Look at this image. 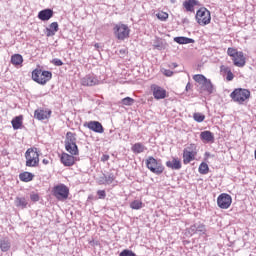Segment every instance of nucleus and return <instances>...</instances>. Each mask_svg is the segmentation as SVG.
<instances>
[{
    "mask_svg": "<svg viewBox=\"0 0 256 256\" xmlns=\"http://www.w3.org/2000/svg\"><path fill=\"white\" fill-rule=\"evenodd\" d=\"M53 78V73L47 70L35 69L32 71V79L39 85H46Z\"/></svg>",
    "mask_w": 256,
    "mask_h": 256,
    "instance_id": "f257e3e1",
    "label": "nucleus"
},
{
    "mask_svg": "<svg viewBox=\"0 0 256 256\" xmlns=\"http://www.w3.org/2000/svg\"><path fill=\"white\" fill-rule=\"evenodd\" d=\"M146 167L154 173V175H161L163 171H165V166H163V162L161 160L155 159L153 156H149L146 159Z\"/></svg>",
    "mask_w": 256,
    "mask_h": 256,
    "instance_id": "f03ea898",
    "label": "nucleus"
},
{
    "mask_svg": "<svg viewBox=\"0 0 256 256\" xmlns=\"http://www.w3.org/2000/svg\"><path fill=\"white\" fill-rule=\"evenodd\" d=\"M230 97L232 100H234L235 103H239L241 105L245 103L249 97H251V91L245 88H236L230 94Z\"/></svg>",
    "mask_w": 256,
    "mask_h": 256,
    "instance_id": "7ed1b4c3",
    "label": "nucleus"
},
{
    "mask_svg": "<svg viewBox=\"0 0 256 256\" xmlns=\"http://www.w3.org/2000/svg\"><path fill=\"white\" fill-rule=\"evenodd\" d=\"M227 55H229V57H232L235 67H245V63H247V60L243 52H239L235 48H228Z\"/></svg>",
    "mask_w": 256,
    "mask_h": 256,
    "instance_id": "20e7f679",
    "label": "nucleus"
},
{
    "mask_svg": "<svg viewBox=\"0 0 256 256\" xmlns=\"http://www.w3.org/2000/svg\"><path fill=\"white\" fill-rule=\"evenodd\" d=\"M52 195L61 201L69 198V188L65 184H58L53 187Z\"/></svg>",
    "mask_w": 256,
    "mask_h": 256,
    "instance_id": "39448f33",
    "label": "nucleus"
},
{
    "mask_svg": "<svg viewBox=\"0 0 256 256\" xmlns=\"http://www.w3.org/2000/svg\"><path fill=\"white\" fill-rule=\"evenodd\" d=\"M196 20L198 25H209L211 23V12L205 7L200 8L196 12Z\"/></svg>",
    "mask_w": 256,
    "mask_h": 256,
    "instance_id": "423d86ee",
    "label": "nucleus"
},
{
    "mask_svg": "<svg viewBox=\"0 0 256 256\" xmlns=\"http://www.w3.org/2000/svg\"><path fill=\"white\" fill-rule=\"evenodd\" d=\"M197 146L195 144H190L183 150V163L184 165H189L191 161H195V155H197Z\"/></svg>",
    "mask_w": 256,
    "mask_h": 256,
    "instance_id": "0eeeda50",
    "label": "nucleus"
},
{
    "mask_svg": "<svg viewBox=\"0 0 256 256\" xmlns=\"http://www.w3.org/2000/svg\"><path fill=\"white\" fill-rule=\"evenodd\" d=\"M114 35L116 38L119 39V41H125V39H127V37H129V26L125 25V24H116L114 26Z\"/></svg>",
    "mask_w": 256,
    "mask_h": 256,
    "instance_id": "6e6552de",
    "label": "nucleus"
},
{
    "mask_svg": "<svg viewBox=\"0 0 256 256\" xmlns=\"http://www.w3.org/2000/svg\"><path fill=\"white\" fill-rule=\"evenodd\" d=\"M231 203H233V199L229 194L222 193L217 198V205L220 209H229Z\"/></svg>",
    "mask_w": 256,
    "mask_h": 256,
    "instance_id": "1a4fd4ad",
    "label": "nucleus"
},
{
    "mask_svg": "<svg viewBox=\"0 0 256 256\" xmlns=\"http://www.w3.org/2000/svg\"><path fill=\"white\" fill-rule=\"evenodd\" d=\"M60 160L64 167H73V165H75V162L77 161V158H75V155L73 154L63 152Z\"/></svg>",
    "mask_w": 256,
    "mask_h": 256,
    "instance_id": "9d476101",
    "label": "nucleus"
},
{
    "mask_svg": "<svg viewBox=\"0 0 256 256\" xmlns=\"http://www.w3.org/2000/svg\"><path fill=\"white\" fill-rule=\"evenodd\" d=\"M84 127H87L88 129H90V131H94V133H104L105 132V128H103V124H101V122H99V121L86 122L84 124Z\"/></svg>",
    "mask_w": 256,
    "mask_h": 256,
    "instance_id": "9b49d317",
    "label": "nucleus"
},
{
    "mask_svg": "<svg viewBox=\"0 0 256 256\" xmlns=\"http://www.w3.org/2000/svg\"><path fill=\"white\" fill-rule=\"evenodd\" d=\"M151 90H152L154 99L159 100V99H165V97H167V91L158 85L153 84L151 86Z\"/></svg>",
    "mask_w": 256,
    "mask_h": 256,
    "instance_id": "f8f14e48",
    "label": "nucleus"
},
{
    "mask_svg": "<svg viewBox=\"0 0 256 256\" xmlns=\"http://www.w3.org/2000/svg\"><path fill=\"white\" fill-rule=\"evenodd\" d=\"M81 83L84 87H95V85H99V80L93 75H86L81 79Z\"/></svg>",
    "mask_w": 256,
    "mask_h": 256,
    "instance_id": "ddd939ff",
    "label": "nucleus"
},
{
    "mask_svg": "<svg viewBox=\"0 0 256 256\" xmlns=\"http://www.w3.org/2000/svg\"><path fill=\"white\" fill-rule=\"evenodd\" d=\"M34 117L38 121H45V119H49L51 117V110L37 109L34 111Z\"/></svg>",
    "mask_w": 256,
    "mask_h": 256,
    "instance_id": "4468645a",
    "label": "nucleus"
},
{
    "mask_svg": "<svg viewBox=\"0 0 256 256\" xmlns=\"http://www.w3.org/2000/svg\"><path fill=\"white\" fill-rule=\"evenodd\" d=\"M200 139L204 143H213V141H215V135L213 132L205 130L200 133Z\"/></svg>",
    "mask_w": 256,
    "mask_h": 256,
    "instance_id": "2eb2a0df",
    "label": "nucleus"
},
{
    "mask_svg": "<svg viewBox=\"0 0 256 256\" xmlns=\"http://www.w3.org/2000/svg\"><path fill=\"white\" fill-rule=\"evenodd\" d=\"M53 17V9L46 8L38 13V19L40 21H49Z\"/></svg>",
    "mask_w": 256,
    "mask_h": 256,
    "instance_id": "dca6fc26",
    "label": "nucleus"
},
{
    "mask_svg": "<svg viewBox=\"0 0 256 256\" xmlns=\"http://www.w3.org/2000/svg\"><path fill=\"white\" fill-rule=\"evenodd\" d=\"M64 144L67 146L68 149L69 147H71V145H77V137L75 133L67 132Z\"/></svg>",
    "mask_w": 256,
    "mask_h": 256,
    "instance_id": "f3484780",
    "label": "nucleus"
},
{
    "mask_svg": "<svg viewBox=\"0 0 256 256\" xmlns=\"http://www.w3.org/2000/svg\"><path fill=\"white\" fill-rule=\"evenodd\" d=\"M166 167H168V169H172L174 171H179V169H181V167H182L181 160H179V158H173L172 161L166 162Z\"/></svg>",
    "mask_w": 256,
    "mask_h": 256,
    "instance_id": "a211bd4d",
    "label": "nucleus"
},
{
    "mask_svg": "<svg viewBox=\"0 0 256 256\" xmlns=\"http://www.w3.org/2000/svg\"><path fill=\"white\" fill-rule=\"evenodd\" d=\"M196 5H199L197 0H186L183 2V7L190 13H195Z\"/></svg>",
    "mask_w": 256,
    "mask_h": 256,
    "instance_id": "6ab92c4d",
    "label": "nucleus"
},
{
    "mask_svg": "<svg viewBox=\"0 0 256 256\" xmlns=\"http://www.w3.org/2000/svg\"><path fill=\"white\" fill-rule=\"evenodd\" d=\"M174 42L178 45H189L190 43H195V40L185 36L174 37Z\"/></svg>",
    "mask_w": 256,
    "mask_h": 256,
    "instance_id": "aec40b11",
    "label": "nucleus"
},
{
    "mask_svg": "<svg viewBox=\"0 0 256 256\" xmlns=\"http://www.w3.org/2000/svg\"><path fill=\"white\" fill-rule=\"evenodd\" d=\"M203 91H207L209 95L213 94V91H215V86H213V83L210 79H207L201 84Z\"/></svg>",
    "mask_w": 256,
    "mask_h": 256,
    "instance_id": "412c9836",
    "label": "nucleus"
},
{
    "mask_svg": "<svg viewBox=\"0 0 256 256\" xmlns=\"http://www.w3.org/2000/svg\"><path fill=\"white\" fill-rule=\"evenodd\" d=\"M12 127L14 130L21 129L23 125V116H16L12 121H11Z\"/></svg>",
    "mask_w": 256,
    "mask_h": 256,
    "instance_id": "4be33fe9",
    "label": "nucleus"
},
{
    "mask_svg": "<svg viewBox=\"0 0 256 256\" xmlns=\"http://www.w3.org/2000/svg\"><path fill=\"white\" fill-rule=\"evenodd\" d=\"M33 177H35V175H33V173L31 172H23L19 174L20 181H23L24 183H29V181H33Z\"/></svg>",
    "mask_w": 256,
    "mask_h": 256,
    "instance_id": "5701e85b",
    "label": "nucleus"
},
{
    "mask_svg": "<svg viewBox=\"0 0 256 256\" xmlns=\"http://www.w3.org/2000/svg\"><path fill=\"white\" fill-rule=\"evenodd\" d=\"M15 205L16 207H20L21 209H26L27 205H29V202L25 197H16Z\"/></svg>",
    "mask_w": 256,
    "mask_h": 256,
    "instance_id": "b1692460",
    "label": "nucleus"
},
{
    "mask_svg": "<svg viewBox=\"0 0 256 256\" xmlns=\"http://www.w3.org/2000/svg\"><path fill=\"white\" fill-rule=\"evenodd\" d=\"M25 157H26V167H37L39 165V160H35L34 158L29 157V151H26Z\"/></svg>",
    "mask_w": 256,
    "mask_h": 256,
    "instance_id": "393cba45",
    "label": "nucleus"
},
{
    "mask_svg": "<svg viewBox=\"0 0 256 256\" xmlns=\"http://www.w3.org/2000/svg\"><path fill=\"white\" fill-rule=\"evenodd\" d=\"M196 233H199V235H205V233H207V226L201 222H196Z\"/></svg>",
    "mask_w": 256,
    "mask_h": 256,
    "instance_id": "a878e982",
    "label": "nucleus"
},
{
    "mask_svg": "<svg viewBox=\"0 0 256 256\" xmlns=\"http://www.w3.org/2000/svg\"><path fill=\"white\" fill-rule=\"evenodd\" d=\"M12 65H21L23 63V56L21 54H14L11 57Z\"/></svg>",
    "mask_w": 256,
    "mask_h": 256,
    "instance_id": "bb28decb",
    "label": "nucleus"
},
{
    "mask_svg": "<svg viewBox=\"0 0 256 256\" xmlns=\"http://www.w3.org/2000/svg\"><path fill=\"white\" fill-rule=\"evenodd\" d=\"M65 149L68 153H70V155H79V147L77 146V144L70 145L69 148L67 147V145H65Z\"/></svg>",
    "mask_w": 256,
    "mask_h": 256,
    "instance_id": "cd10ccee",
    "label": "nucleus"
},
{
    "mask_svg": "<svg viewBox=\"0 0 256 256\" xmlns=\"http://www.w3.org/2000/svg\"><path fill=\"white\" fill-rule=\"evenodd\" d=\"M132 151L136 154L143 153V151H145V145H143L142 143H135L132 146Z\"/></svg>",
    "mask_w": 256,
    "mask_h": 256,
    "instance_id": "c85d7f7f",
    "label": "nucleus"
},
{
    "mask_svg": "<svg viewBox=\"0 0 256 256\" xmlns=\"http://www.w3.org/2000/svg\"><path fill=\"white\" fill-rule=\"evenodd\" d=\"M198 171L200 175H207V173H209V165H207L205 162H202L198 168Z\"/></svg>",
    "mask_w": 256,
    "mask_h": 256,
    "instance_id": "c756f323",
    "label": "nucleus"
},
{
    "mask_svg": "<svg viewBox=\"0 0 256 256\" xmlns=\"http://www.w3.org/2000/svg\"><path fill=\"white\" fill-rule=\"evenodd\" d=\"M0 249L3 252L9 251V249H11V243L8 242V240H1L0 241Z\"/></svg>",
    "mask_w": 256,
    "mask_h": 256,
    "instance_id": "7c9ffc66",
    "label": "nucleus"
},
{
    "mask_svg": "<svg viewBox=\"0 0 256 256\" xmlns=\"http://www.w3.org/2000/svg\"><path fill=\"white\" fill-rule=\"evenodd\" d=\"M27 151H29V157L31 159L39 161V152H37V148H29Z\"/></svg>",
    "mask_w": 256,
    "mask_h": 256,
    "instance_id": "2f4dec72",
    "label": "nucleus"
},
{
    "mask_svg": "<svg viewBox=\"0 0 256 256\" xmlns=\"http://www.w3.org/2000/svg\"><path fill=\"white\" fill-rule=\"evenodd\" d=\"M193 79L196 83H199V85H202L203 82L207 81V77L203 74H196L193 76Z\"/></svg>",
    "mask_w": 256,
    "mask_h": 256,
    "instance_id": "473e14b6",
    "label": "nucleus"
},
{
    "mask_svg": "<svg viewBox=\"0 0 256 256\" xmlns=\"http://www.w3.org/2000/svg\"><path fill=\"white\" fill-rule=\"evenodd\" d=\"M193 119L197 123H203L205 121V115L199 112L193 114Z\"/></svg>",
    "mask_w": 256,
    "mask_h": 256,
    "instance_id": "72a5a7b5",
    "label": "nucleus"
},
{
    "mask_svg": "<svg viewBox=\"0 0 256 256\" xmlns=\"http://www.w3.org/2000/svg\"><path fill=\"white\" fill-rule=\"evenodd\" d=\"M104 177L106 179V185H111L115 181V174L113 173L104 174Z\"/></svg>",
    "mask_w": 256,
    "mask_h": 256,
    "instance_id": "f704fd0d",
    "label": "nucleus"
},
{
    "mask_svg": "<svg viewBox=\"0 0 256 256\" xmlns=\"http://www.w3.org/2000/svg\"><path fill=\"white\" fill-rule=\"evenodd\" d=\"M131 209H141L143 207V202L139 201V200H134L133 202H131L130 204Z\"/></svg>",
    "mask_w": 256,
    "mask_h": 256,
    "instance_id": "c9c22d12",
    "label": "nucleus"
},
{
    "mask_svg": "<svg viewBox=\"0 0 256 256\" xmlns=\"http://www.w3.org/2000/svg\"><path fill=\"white\" fill-rule=\"evenodd\" d=\"M156 17L160 21H167V19H169V14L167 12H159L156 14Z\"/></svg>",
    "mask_w": 256,
    "mask_h": 256,
    "instance_id": "e433bc0d",
    "label": "nucleus"
},
{
    "mask_svg": "<svg viewBox=\"0 0 256 256\" xmlns=\"http://www.w3.org/2000/svg\"><path fill=\"white\" fill-rule=\"evenodd\" d=\"M122 105L131 106L133 103H135V99L131 97H126L121 100Z\"/></svg>",
    "mask_w": 256,
    "mask_h": 256,
    "instance_id": "4c0bfd02",
    "label": "nucleus"
},
{
    "mask_svg": "<svg viewBox=\"0 0 256 256\" xmlns=\"http://www.w3.org/2000/svg\"><path fill=\"white\" fill-rule=\"evenodd\" d=\"M119 256H137V254H135V252H133L132 250L125 249L120 252Z\"/></svg>",
    "mask_w": 256,
    "mask_h": 256,
    "instance_id": "58836bf2",
    "label": "nucleus"
},
{
    "mask_svg": "<svg viewBox=\"0 0 256 256\" xmlns=\"http://www.w3.org/2000/svg\"><path fill=\"white\" fill-rule=\"evenodd\" d=\"M154 48L158 51H162V49H165V45L163 44V41H158L156 44H154Z\"/></svg>",
    "mask_w": 256,
    "mask_h": 256,
    "instance_id": "ea45409f",
    "label": "nucleus"
},
{
    "mask_svg": "<svg viewBox=\"0 0 256 256\" xmlns=\"http://www.w3.org/2000/svg\"><path fill=\"white\" fill-rule=\"evenodd\" d=\"M189 235H195L197 233V226L196 223H194L190 228L188 229Z\"/></svg>",
    "mask_w": 256,
    "mask_h": 256,
    "instance_id": "a19ab883",
    "label": "nucleus"
},
{
    "mask_svg": "<svg viewBox=\"0 0 256 256\" xmlns=\"http://www.w3.org/2000/svg\"><path fill=\"white\" fill-rule=\"evenodd\" d=\"M48 29H51L52 31H59V24L57 22H52Z\"/></svg>",
    "mask_w": 256,
    "mask_h": 256,
    "instance_id": "79ce46f5",
    "label": "nucleus"
},
{
    "mask_svg": "<svg viewBox=\"0 0 256 256\" xmlns=\"http://www.w3.org/2000/svg\"><path fill=\"white\" fill-rule=\"evenodd\" d=\"M52 63H53V65H55L56 67H61V66H63V61H62L61 59H59V58H54V59L52 60Z\"/></svg>",
    "mask_w": 256,
    "mask_h": 256,
    "instance_id": "37998d69",
    "label": "nucleus"
},
{
    "mask_svg": "<svg viewBox=\"0 0 256 256\" xmlns=\"http://www.w3.org/2000/svg\"><path fill=\"white\" fill-rule=\"evenodd\" d=\"M98 185H107V180L105 178V174L102 177H99L97 180Z\"/></svg>",
    "mask_w": 256,
    "mask_h": 256,
    "instance_id": "c03bdc74",
    "label": "nucleus"
},
{
    "mask_svg": "<svg viewBox=\"0 0 256 256\" xmlns=\"http://www.w3.org/2000/svg\"><path fill=\"white\" fill-rule=\"evenodd\" d=\"M161 72L163 73V75H165L166 77H173V71L169 70V69H162Z\"/></svg>",
    "mask_w": 256,
    "mask_h": 256,
    "instance_id": "a18cd8bd",
    "label": "nucleus"
},
{
    "mask_svg": "<svg viewBox=\"0 0 256 256\" xmlns=\"http://www.w3.org/2000/svg\"><path fill=\"white\" fill-rule=\"evenodd\" d=\"M97 195L99 199H105V197H107V193L105 192V190H98Z\"/></svg>",
    "mask_w": 256,
    "mask_h": 256,
    "instance_id": "49530a36",
    "label": "nucleus"
},
{
    "mask_svg": "<svg viewBox=\"0 0 256 256\" xmlns=\"http://www.w3.org/2000/svg\"><path fill=\"white\" fill-rule=\"evenodd\" d=\"M57 33L55 30H51V28H46V37H53Z\"/></svg>",
    "mask_w": 256,
    "mask_h": 256,
    "instance_id": "de8ad7c7",
    "label": "nucleus"
},
{
    "mask_svg": "<svg viewBox=\"0 0 256 256\" xmlns=\"http://www.w3.org/2000/svg\"><path fill=\"white\" fill-rule=\"evenodd\" d=\"M220 71H221V73H229L230 71H231V68H229V67H227V66H225V65H222L221 67H220Z\"/></svg>",
    "mask_w": 256,
    "mask_h": 256,
    "instance_id": "09e8293b",
    "label": "nucleus"
},
{
    "mask_svg": "<svg viewBox=\"0 0 256 256\" xmlns=\"http://www.w3.org/2000/svg\"><path fill=\"white\" fill-rule=\"evenodd\" d=\"M31 201H33L34 203H37V201H39V194H32L30 196Z\"/></svg>",
    "mask_w": 256,
    "mask_h": 256,
    "instance_id": "8fccbe9b",
    "label": "nucleus"
},
{
    "mask_svg": "<svg viewBox=\"0 0 256 256\" xmlns=\"http://www.w3.org/2000/svg\"><path fill=\"white\" fill-rule=\"evenodd\" d=\"M234 77L235 76L233 75V72H231V70H230V72L227 73L226 80L227 81H233Z\"/></svg>",
    "mask_w": 256,
    "mask_h": 256,
    "instance_id": "3c124183",
    "label": "nucleus"
},
{
    "mask_svg": "<svg viewBox=\"0 0 256 256\" xmlns=\"http://www.w3.org/2000/svg\"><path fill=\"white\" fill-rule=\"evenodd\" d=\"M101 161H103V163H105V161H109V155L104 154V155L101 157Z\"/></svg>",
    "mask_w": 256,
    "mask_h": 256,
    "instance_id": "603ef678",
    "label": "nucleus"
},
{
    "mask_svg": "<svg viewBox=\"0 0 256 256\" xmlns=\"http://www.w3.org/2000/svg\"><path fill=\"white\" fill-rule=\"evenodd\" d=\"M170 69H176V67H179V64L172 62L171 64H169Z\"/></svg>",
    "mask_w": 256,
    "mask_h": 256,
    "instance_id": "864d4df0",
    "label": "nucleus"
},
{
    "mask_svg": "<svg viewBox=\"0 0 256 256\" xmlns=\"http://www.w3.org/2000/svg\"><path fill=\"white\" fill-rule=\"evenodd\" d=\"M119 53H120V55H127V53H128L127 48L120 49Z\"/></svg>",
    "mask_w": 256,
    "mask_h": 256,
    "instance_id": "5fc2aeb1",
    "label": "nucleus"
},
{
    "mask_svg": "<svg viewBox=\"0 0 256 256\" xmlns=\"http://www.w3.org/2000/svg\"><path fill=\"white\" fill-rule=\"evenodd\" d=\"M42 163H43L44 165H49V160L43 159V160H42Z\"/></svg>",
    "mask_w": 256,
    "mask_h": 256,
    "instance_id": "6e6d98bb",
    "label": "nucleus"
},
{
    "mask_svg": "<svg viewBox=\"0 0 256 256\" xmlns=\"http://www.w3.org/2000/svg\"><path fill=\"white\" fill-rule=\"evenodd\" d=\"M189 89H191V83L188 82V84L186 85V91H189Z\"/></svg>",
    "mask_w": 256,
    "mask_h": 256,
    "instance_id": "4d7b16f0",
    "label": "nucleus"
},
{
    "mask_svg": "<svg viewBox=\"0 0 256 256\" xmlns=\"http://www.w3.org/2000/svg\"><path fill=\"white\" fill-rule=\"evenodd\" d=\"M209 155H211L209 152H206V153H205V156H206V157H209Z\"/></svg>",
    "mask_w": 256,
    "mask_h": 256,
    "instance_id": "13d9d810",
    "label": "nucleus"
},
{
    "mask_svg": "<svg viewBox=\"0 0 256 256\" xmlns=\"http://www.w3.org/2000/svg\"><path fill=\"white\" fill-rule=\"evenodd\" d=\"M38 79H41V75H38Z\"/></svg>",
    "mask_w": 256,
    "mask_h": 256,
    "instance_id": "bf43d9fd",
    "label": "nucleus"
},
{
    "mask_svg": "<svg viewBox=\"0 0 256 256\" xmlns=\"http://www.w3.org/2000/svg\"><path fill=\"white\" fill-rule=\"evenodd\" d=\"M95 47H98V44H96Z\"/></svg>",
    "mask_w": 256,
    "mask_h": 256,
    "instance_id": "052dcab7",
    "label": "nucleus"
}]
</instances>
